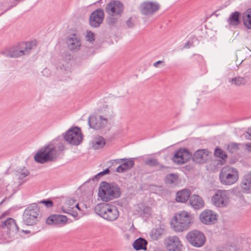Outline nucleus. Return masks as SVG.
I'll return each mask as SVG.
<instances>
[{
	"label": "nucleus",
	"mask_w": 251,
	"mask_h": 251,
	"mask_svg": "<svg viewBox=\"0 0 251 251\" xmlns=\"http://www.w3.org/2000/svg\"><path fill=\"white\" fill-rule=\"evenodd\" d=\"M175 221L171 223L174 230L181 232L187 230L193 222V217L190 213L181 211L176 213L174 217Z\"/></svg>",
	"instance_id": "obj_1"
},
{
	"label": "nucleus",
	"mask_w": 251,
	"mask_h": 251,
	"mask_svg": "<svg viewBox=\"0 0 251 251\" xmlns=\"http://www.w3.org/2000/svg\"><path fill=\"white\" fill-rule=\"evenodd\" d=\"M59 155V152L53 144H49L41 148L34 156L36 162L44 164L48 162L54 161Z\"/></svg>",
	"instance_id": "obj_2"
},
{
	"label": "nucleus",
	"mask_w": 251,
	"mask_h": 251,
	"mask_svg": "<svg viewBox=\"0 0 251 251\" xmlns=\"http://www.w3.org/2000/svg\"><path fill=\"white\" fill-rule=\"evenodd\" d=\"M98 194L103 201H108L120 197V189L117 185L103 181L100 184Z\"/></svg>",
	"instance_id": "obj_3"
},
{
	"label": "nucleus",
	"mask_w": 251,
	"mask_h": 251,
	"mask_svg": "<svg viewBox=\"0 0 251 251\" xmlns=\"http://www.w3.org/2000/svg\"><path fill=\"white\" fill-rule=\"evenodd\" d=\"M95 212L104 219L113 221L119 216V212L117 208L112 205L105 203L97 204L95 207Z\"/></svg>",
	"instance_id": "obj_4"
},
{
	"label": "nucleus",
	"mask_w": 251,
	"mask_h": 251,
	"mask_svg": "<svg viewBox=\"0 0 251 251\" xmlns=\"http://www.w3.org/2000/svg\"><path fill=\"white\" fill-rule=\"evenodd\" d=\"M42 213L38 205L33 203L24 211L23 218L24 223L27 226L36 224L41 219Z\"/></svg>",
	"instance_id": "obj_5"
},
{
	"label": "nucleus",
	"mask_w": 251,
	"mask_h": 251,
	"mask_svg": "<svg viewBox=\"0 0 251 251\" xmlns=\"http://www.w3.org/2000/svg\"><path fill=\"white\" fill-rule=\"evenodd\" d=\"M219 178L221 182L226 185H231L235 183L239 179L238 170L232 167H223L220 173Z\"/></svg>",
	"instance_id": "obj_6"
},
{
	"label": "nucleus",
	"mask_w": 251,
	"mask_h": 251,
	"mask_svg": "<svg viewBox=\"0 0 251 251\" xmlns=\"http://www.w3.org/2000/svg\"><path fill=\"white\" fill-rule=\"evenodd\" d=\"M114 117L113 112L111 114L105 115L92 114L89 117L88 124L89 126L93 129L96 130L103 129L107 126L109 121Z\"/></svg>",
	"instance_id": "obj_7"
},
{
	"label": "nucleus",
	"mask_w": 251,
	"mask_h": 251,
	"mask_svg": "<svg viewBox=\"0 0 251 251\" xmlns=\"http://www.w3.org/2000/svg\"><path fill=\"white\" fill-rule=\"evenodd\" d=\"M124 10V4L119 0H111L106 5L105 12L111 17L110 18V24H114L116 23V20L122 16Z\"/></svg>",
	"instance_id": "obj_8"
},
{
	"label": "nucleus",
	"mask_w": 251,
	"mask_h": 251,
	"mask_svg": "<svg viewBox=\"0 0 251 251\" xmlns=\"http://www.w3.org/2000/svg\"><path fill=\"white\" fill-rule=\"evenodd\" d=\"M31 49V44L22 43L6 50L3 53L7 57L17 58L29 53Z\"/></svg>",
	"instance_id": "obj_9"
},
{
	"label": "nucleus",
	"mask_w": 251,
	"mask_h": 251,
	"mask_svg": "<svg viewBox=\"0 0 251 251\" xmlns=\"http://www.w3.org/2000/svg\"><path fill=\"white\" fill-rule=\"evenodd\" d=\"M186 238L192 246L196 248L203 246L206 242L204 234L198 230L194 229L189 231L186 235Z\"/></svg>",
	"instance_id": "obj_10"
},
{
	"label": "nucleus",
	"mask_w": 251,
	"mask_h": 251,
	"mask_svg": "<svg viewBox=\"0 0 251 251\" xmlns=\"http://www.w3.org/2000/svg\"><path fill=\"white\" fill-rule=\"evenodd\" d=\"M211 201L216 207H226L229 202V193L227 190H218L212 197Z\"/></svg>",
	"instance_id": "obj_11"
},
{
	"label": "nucleus",
	"mask_w": 251,
	"mask_h": 251,
	"mask_svg": "<svg viewBox=\"0 0 251 251\" xmlns=\"http://www.w3.org/2000/svg\"><path fill=\"white\" fill-rule=\"evenodd\" d=\"M83 138L80 129L77 127L70 128L65 134L64 139L68 143L74 146L78 145Z\"/></svg>",
	"instance_id": "obj_12"
},
{
	"label": "nucleus",
	"mask_w": 251,
	"mask_h": 251,
	"mask_svg": "<svg viewBox=\"0 0 251 251\" xmlns=\"http://www.w3.org/2000/svg\"><path fill=\"white\" fill-rule=\"evenodd\" d=\"M159 4L156 2L145 1L140 5V11L144 15H151L159 8Z\"/></svg>",
	"instance_id": "obj_13"
},
{
	"label": "nucleus",
	"mask_w": 251,
	"mask_h": 251,
	"mask_svg": "<svg viewBox=\"0 0 251 251\" xmlns=\"http://www.w3.org/2000/svg\"><path fill=\"white\" fill-rule=\"evenodd\" d=\"M68 49L72 52H76L80 50L81 41L80 38L76 34L68 37L66 40Z\"/></svg>",
	"instance_id": "obj_14"
},
{
	"label": "nucleus",
	"mask_w": 251,
	"mask_h": 251,
	"mask_svg": "<svg viewBox=\"0 0 251 251\" xmlns=\"http://www.w3.org/2000/svg\"><path fill=\"white\" fill-rule=\"evenodd\" d=\"M165 245L169 251H181L182 245L176 236L168 237L165 240Z\"/></svg>",
	"instance_id": "obj_15"
},
{
	"label": "nucleus",
	"mask_w": 251,
	"mask_h": 251,
	"mask_svg": "<svg viewBox=\"0 0 251 251\" xmlns=\"http://www.w3.org/2000/svg\"><path fill=\"white\" fill-rule=\"evenodd\" d=\"M104 17V11L102 9H97L93 11L89 19V23L91 26L98 27L102 23Z\"/></svg>",
	"instance_id": "obj_16"
},
{
	"label": "nucleus",
	"mask_w": 251,
	"mask_h": 251,
	"mask_svg": "<svg viewBox=\"0 0 251 251\" xmlns=\"http://www.w3.org/2000/svg\"><path fill=\"white\" fill-rule=\"evenodd\" d=\"M211 157V152L206 149H200L194 153L193 160L197 163H204Z\"/></svg>",
	"instance_id": "obj_17"
},
{
	"label": "nucleus",
	"mask_w": 251,
	"mask_h": 251,
	"mask_svg": "<svg viewBox=\"0 0 251 251\" xmlns=\"http://www.w3.org/2000/svg\"><path fill=\"white\" fill-rule=\"evenodd\" d=\"M191 156L188 150L180 149L175 153L172 160L177 164H182L187 162Z\"/></svg>",
	"instance_id": "obj_18"
},
{
	"label": "nucleus",
	"mask_w": 251,
	"mask_h": 251,
	"mask_svg": "<svg viewBox=\"0 0 251 251\" xmlns=\"http://www.w3.org/2000/svg\"><path fill=\"white\" fill-rule=\"evenodd\" d=\"M201 221L205 225H211L217 220L216 215L210 210L203 211L200 215Z\"/></svg>",
	"instance_id": "obj_19"
},
{
	"label": "nucleus",
	"mask_w": 251,
	"mask_h": 251,
	"mask_svg": "<svg viewBox=\"0 0 251 251\" xmlns=\"http://www.w3.org/2000/svg\"><path fill=\"white\" fill-rule=\"evenodd\" d=\"M68 218L62 215H52L46 220V223L49 225H57L65 224L67 223Z\"/></svg>",
	"instance_id": "obj_20"
},
{
	"label": "nucleus",
	"mask_w": 251,
	"mask_h": 251,
	"mask_svg": "<svg viewBox=\"0 0 251 251\" xmlns=\"http://www.w3.org/2000/svg\"><path fill=\"white\" fill-rule=\"evenodd\" d=\"M1 227L7 229L12 233H16L19 231V228L15 222V220L11 218L7 219L2 223Z\"/></svg>",
	"instance_id": "obj_21"
},
{
	"label": "nucleus",
	"mask_w": 251,
	"mask_h": 251,
	"mask_svg": "<svg viewBox=\"0 0 251 251\" xmlns=\"http://www.w3.org/2000/svg\"><path fill=\"white\" fill-rule=\"evenodd\" d=\"M240 185L243 193L248 194L251 192V172L244 176Z\"/></svg>",
	"instance_id": "obj_22"
},
{
	"label": "nucleus",
	"mask_w": 251,
	"mask_h": 251,
	"mask_svg": "<svg viewBox=\"0 0 251 251\" xmlns=\"http://www.w3.org/2000/svg\"><path fill=\"white\" fill-rule=\"evenodd\" d=\"M190 204L196 209L202 208L204 205V201L202 198L198 195H194L190 198Z\"/></svg>",
	"instance_id": "obj_23"
},
{
	"label": "nucleus",
	"mask_w": 251,
	"mask_h": 251,
	"mask_svg": "<svg viewBox=\"0 0 251 251\" xmlns=\"http://www.w3.org/2000/svg\"><path fill=\"white\" fill-rule=\"evenodd\" d=\"M75 203V200L74 199H71L68 200L65 205L62 207L63 212L71 214L74 217L77 216V213L72 210L74 208Z\"/></svg>",
	"instance_id": "obj_24"
},
{
	"label": "nucleus",
	"mask_w": 251,
	"mask_h": 251,
	"mask_svg": "<svg viewBox=\"0 0 251 251\" xmlns=\"http://www.w3.org/2000/svg\"><path fill=\"white\" fill-rule=\"evenodd\" d=\"M191 192L188 189H183L176 194V201L179 202H186L190 198Z\"/></svg>",
	"instance_id": "obj_25"
},
{
	"label": "nucleus",
	"mask_w": 251,
	"mask_h": 251,
	"mask_svg": "<svg viewBox=\"0 0 251 251\" xmlns=\"http://www.w3.org/2000/svg\"><path fill=\"white\" fill-rule=\"evenodd\" d=\"M105 144V140L102 137L98 136L94 138L91 142L92 147L97 150L103 147Z\"/></svg>",
	"instance_id": "obj_26"
},
{
	"label": "nucleus",
	"mask_w": 251,
	"mask_h": 251,
	"mask_svg": "<svg viewBox=\"0 0 251 251\" xmlns=\"http://www.w3.org/2000/svg\"><path fill=\"white\" fill-rule=\"evenodd\" d=\"M147 241L142 238H139L135 240L133 243V247L134 249L137 251L141 250H146V246Z\"/></svg>",
	"instance_id": "obj_27"
},
{
	"label": "nucleus",
	"mask_w": 251,
	"mask_h": 251,
	"mask_svg": "<svg viewBox=\"0 0 251 251\" xmlns=\"http://www.w3.org/2000/svg\"><path fill=\"white\" fill-rule=\"evenodd\" d=\"M240 13L238 11H235L232 13L227 19V22L230 25H237L240 23L239 17Z\"/></svg>",
	"instance_id": "obj_28"
},
{
	"label": "nucleus",
	"mask_w": 251,
	"mask_h": 251,
	"mask_svg": "<svg viewBox=\"0 0 251 251\" xmlns=\"http://www.w3.org/2000/svg\"><path fill=\"white\" fill-rule=\"evenodd\" d=\"M243 21L245 26L251 29V8L248 9L243 16Z\"/></svg>",
	"instance_id": "obj_29"
},
{
	"label": "nucleus",
	"mask_w": 251,
	"mask_h": 251,
	"mask_svg": "<svg viewBox=\"0 0 251 251\" xmlns=\"http://www.w3.org/2000/svg\"><path fill=\"white\" fill-rule=\"evenodd\" d=\"M164 232V228L161 227L153 228L150 232V236L153 240H157Z\"/></svg>",
	"instance_id": "obj_30"
},
{
	"label": "nucleus",
	"mask_w": 251,
	"mask_h": 251,
	"mask_svg": "<svg viewBox=\"0 0 251 251\" xmlns=\"http://www.w3.org/2000/svg\"><path fill=\"white\" fill-rule=\"evenodd\" d=\"M138 208L137 211L141 214L149 215L151 213V207L143 203L138 204Z\"/></svg>",
	"instance_id": "obj_31"
},
{
	"label": "nucleus",
	"mask_w": 251,
	"mask_h": 251,
	"mask_svg": "<svg viewBox=\"0 0 251 251\" xmlns=\"http://www.w3.org/2000/svg\"><path fill=\"white\" fill-rule=\"evenodd\" d=\"M165 181L168 184L176 185L178 181L177 176L173 174H170L166 176Z\"/></svg>",
	"instance_id": "obj_32"
},
{
	"label": "nucleus",
	"mask_w": 251,
	"mask_h": 251,
	"mask_svg": "<svg viewBox=\"0 0 251 251\" xmlns=\"http://www.w3.org/2000/svg\"><path fill=\"white\" fill-rule=\"evenodd\" d=\"M228 82L234 84L236 86L244 85L246 83L245 79L242 77H236L233 78H230L228 80Z\"/></svg>",
	"instance_id": "obj_33"
},
{
	"label": "nucleus",
	"mask_w": 251,
	"mask_h": 251,
	"mask_svg": "<svg viewBox=\"0 0 251 251\" xmlns=\"http://www.w3.org/2000/svg\"><path fill=\"white\" fill-rule=\"evenodd\" d=\"M227 150L231 153H235L239 150V144L235 143H231L228 145Z\"/></svg>",
	"instance_id": "obj_34"
},
{
	"label": "nucleus",
	"mask_w": 251,
	"mask_h": 251,
	"mask_svg": "<svg viewBox=\"0 0 251 251\" xmlns=\"http://www.w3.org/2000/svg\"><path fill=\"white\" fill-rule=\"evenodd\" d=\"M215 155L223 160H225L227 158V155L225 152L223 150L219 148L215 149Z\"/></svg>",
	"instance_id": "obj_35"
},
{
	"label": "nucleus",
	"mask_w": 251,
	"mask_h": 251,
	"mask_svg": "<svg viewBox=\"0 0 251 251\" xmlns=\"http://www.w3.org/2000/svg\"><path fill=\"white\" fill-rule=\"evenodd\" d=\"M28 175V171L24 168V169H22L21 171L17 172L16 176L18 177L19 179H22L23 178L27 176Z\"/></svg>",
	"instance_id": "obj_36"
},
{
	"label": "nucleus",
	"mask_w": 251,
	"mask_h": 251,
	"mask_svg": "<svg viewBox=\"0 0 251 251\" xmlns=\"http://www.w3.org/2000/svg\"><path fill=\"white\" fill-rule=\"evenodd\" d=\"M126 171L130 169L134 165V162L132 159L127 160L126 162L122 164Z\"/></svg>",
	"instance_id": "obj_37"
},
{
	"label": "nucleus",
	"mask_w": 251,
	"mask_h": 251,
	"mask_svg": "<svg viewBox=\"0 0 251 251\" xmlns=\"http://www.w3.org/2000/svg\"><path fill=\"white\" fill-rule=\"evenodd\" d=\"M146 164L149 165L150 166H155L159 165V163L154 158H150L146 160L145 161Z\"/></svg>",
	"instance_id": "obj_38"
},
{
	"label": "nucleus",
	"mask_w": 251,
	"mask_h": 251,
	"mask_svg": "<svg viewBox=\"0 0 251 251\" xmlns=\"http://www.w3.org/2000/svg\"><path fill=\"white\" fill-rule=\"evenodd\" d=\"M126 159L125 158L123 159H117L114 160H111L107 162V164H109V167H111L114 164H120L123 162L124 161L126 160Z\"/></svg>",
	"instance_id": "obj_39"
},
{
	"label": "nucleus",
	"mask_w": 251,
	"mask_h": 251,
	"mask_svg": "<svg viewBox=\"0 0 251 251\" xmlns=\"http://www.w3.org/2000/svg\"><path fill=\"white\" fill-rule=\"evenodd\" d=\"M86 39L88 41L90 42H93L95 41V35L91 31H87L86 34Z\"/></svg>",
	"instance_id": "obj_40"
},
{
	"label": "nucleus",
	"mask_w": 251,
	"mask_h": 251,
	"mask_svg": "<svg viewBox=\"0 0 251 251\" xmlns=\"http://www.w3.org/2000/svg\"><path fill=\"white\" fill-rule=\"evenodd\" d=\"M126 25L128 28H132L134 26V20L132 17H130L126 21Z\"/></svg>",
	"instance_id": "obj_41"
},
{
	"label": "nucleus",
	"mask_w": 251,
	"mask_h": 251,
	"mask_svg": "<svg viewBox=\"0 0 251 251\" xmlns=\"http://www.w3.org/2000/svg\"><path fill=\"white\" fill-rule=\"evenodd\" d=\"M41 203H44L47 207H51L53 204L52 201L49 200L42 201Z\"/></svg>",
	"instance_id": "obj_42"
},
{
	"label": "nucleus",
	"mask_w": 251,
	"mask_h": 251,
	"mask_svg": "<svg viewBox=\"0 0 251 251\" xmlns=\"http://www.w3.org/2000/svg\"><path fill=\"white\" fill-rule=\"evenodd\" d=\"M126 171V169L124 168L122 164L119 165L116 169V172L119 173H124Z\"/></svg>",
	"instance_id": "obj_43"
},
{
	"label": "nucleus",
	"mask_w": 251,
	"mask_h": 251,
	"mask_svg": "<svg viewBox=\"0 0 251 251\" xmlns=\"http://www.w3.org/2000/svg\"><path fill=\"white\" fill-rule=\"evenodd\" d=\"M243 136L246 139L251 140V129L249 131L244 133Z\"/></svg>",
	"instance_id": "obj_44"
},
{
	"label": "nucleus",
	"mask_w": 251,
	"mask_h": 251,
	"mask_svg": "<svg viewBox=\"0 0 251 251\" xmlns=\"http://www.w3.org/2000/svg\"><path fill=\"white\" fill-rule=\"evenodd\" d=\"M159 64H161L162 66H165V62L164 61H162V60H159V61H157L155 62H154L153 64V66L154 67H156V68H157L158 67V65Z\"/></svg>",
	"instance_id": "obj_45"
},
{
	"label": "nucleus",
	"mask_w": 251,
	"mask_h": 251,
	"mask_svg": "<svg viewBox=\"0 0 251 251\" xmlns=\"http://www.w3.org/2000/svg\"><path fill=\"white\" fill-rule=\"evenodd\" d=\"M245 146L246 148V149L249 151L251 152V143H247L245 144Z\"/></svg>",
	"instance_id": "obj_46"
},
{
	"label": "nucleus",
	"mask_w": 251,
	"mask_h": 251,
	"mask_svg": "<svg viewBox=\"0 0 251 251\" xmlns=\"http://www.w3.org/2000/svg\"><path fill=\"white\" fill-rule=\"evenodd\" d=\"M71 58H72L71 55L70 53H66L65 57V59L66 60H70L71 59Z\"/></svg>",
	"instance_id": "obj_47"
},
{
	"label": "nucleus",
	"mask_w": 251,
	"mask_h": 251,
	"mask_svg": "<svg viewBox=\"0 0 251 251\" xmlns=\"http://www.w3.org/2000/svg\"><path fill=\"white\" fill-rule=\"evenodd\" d=\"M105 175V174H104L103 172H101L100 173H99L98 174H97L96 176H95V177L96 178H99L100 176H104Z\"/></svg>",
	"instance_id": "obj_48"
},
{
	"label": "nucleus",
	"mask_w": 251,
	"mask_h": 251,
	"mask_svg": "<svg viewBox=\"0 0 251 251\" xmlns=\"http://www.w3.org/2000/svg\"><path fill=\"white\" fill-rule=\"evenodd\" d=\"M249 73L251 74V67H250L249 69ZM245 77L250 78L251 77V75L248 74L247 73L245 74Z\"/></svg>",
	"instance_id": "obj_49"
},
{
	"label": "nucleus",
	"mask_w": 251,
	"mask_h": 251,
	"mask_svg": "<svg viewBox=\"0 0 251 251\" xmlns=\"http://www.w3.org/2000/svg\"><path fill=\"white\" fill-rule=\"evenodd\" d=\"M217 251H225V249L224 247H220L217 248Z\"/></svg>",
	"instance_id": "obj_50"
},
{
	"label": "nucleus",
	"mask_w": 251,
	"mask_h": 251,
	"mask_svg": "<svg viewBox=\"0 0 251 251\" xmlns=\"http://www.w3.org/2000/svg\"><path fill=\"white\" fill-rule=\"evenodd\" d=\"M103 172L104 174L105 175H106V174H109L110 172V171H109V169L107 168V169H105V170H104Z\"/></svg>",
	"instance_id": "obj_51"
},
{
	"label": "nucleus",
	"mask_w": 251,
	"mask_h": 251,
	"mask_svg": "<svg viewBox=\"0 0 251 251\" xmlns=\"http://www.w3.org/2000/svg\"><path fill=\"white\" fill-rule=\"evenodd\" d=\"M76 207L78 210H80V208L79 207L78 203H76V204H74V207Z\"/></svg>",
	"instance_id": "obj_52"
},
{
	"label": "nucleus",
	"mask_w": 251,
	"mask_h": 251,
	"mask_svg": "<svg viewBox=\"0 0 251 251\" xmlns=\"http://www.w3.org/2000/svg\"><path fill=\"white\" fill-rule=\"evenodd\" d=\"M7 214L6 213H3L1 216L0 217V219H1L2 218L4 217L5 215H6Z\"/></svg>",
	"instance_id": "obj_53"
},
{
	"label": "nucleus",
	"mask_w": 251,
	"mask_h": 251,
	"mask_svg": "<svg viewBox=\"0 0 251 251\" xmlns=\"http://www.w3.org/2000/svg\"><path fill=\"white\" fill-rule=\"evenodd\" d=\"M184 48H189V42H187V43L185 44V46H184Z\"/></svg>",
	"instance_id": "obj_54"
},
{
	"label": "nucleus",
	"mask_w": 251,
	"mask_h": 251,
	"mask_svg": "<svg viewBox=\"0 0 251 251\" xmlns=\"http://www.w3.org/2000/svg\"><path fill=\"white\" fill-rule=\"evenodd\" d=\"M159 166H160V167L162 168L163 167V166L162 165H159Z\"/></svg>",
	"instance_id": "obj_55"
}]
</instances>
